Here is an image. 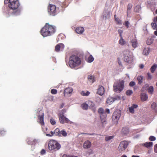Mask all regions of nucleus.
Here are the masks:
<instances>
[{
	"label": "nucleus",
	"mask_w": 157,
	"mask_h": 157,
	"mask_svg": "<svg viewBox=\"0 0 157 157\" xmlns=\"http://www.w3.org/2000/svg\"><path fill=\"white\" fill-rule=\"evenodd\" d=\"M56 27L55 26L46 23L44 27L41 29L40 33L44 37L50 36L56 32Z\"/></svg>",
	"instance_id": "nucleus-1"
},
{
	"label": "nucleus",
	"mask_w": 157,
	"mask_h": 157,
	"mask_svg": "<svg viewBox=\"0 0 157 157\" xmlns=\"http://www.w3.org/2000/svg\"><path fill=\"white\" fill-rule=\"evenodd\" d=\"M69 64L71 68H74L81 64L80 59L77 56L73 55L69 59Z\"/></svg>",
	"instance_id": "nucleus-2"
},
{
	"label": "nucleus",
	"mask_w": 157,
	"mask_h": 157,
	"mask_svg": "<svg viewBox=\"0 0 157 157\" xmlns=\"http://www.w3.org/2000/svg\"><path fill=\"white\" fill-rule=\"evenodd\" d=\"M61 147V145L56 141L51 140L48 142V149L51 152L56 151Z\"/></svg>",
	"instance_id": "nucleus-3"
},
{
	"label": "nucleus",
	"mask_w": 157,
	"mask_h": 157,
	"mask_svg": "<svg viewBox=\"0 0 157 157\" xmlns=\"http://www.w3.org/2000/svg\"><path fill=\"white\" fill-rule=\"evenodd\" d=\"M124 86V81L120 80L117 81L113 84L114 91L117 93H120L123 90Z\"/></svg>",
	"instance_id": "nucleus-4"
},
{
	"label": "nucleus",
	"mask_w": 157,
	"mask_h": 157,
	"mask_svg": "<svg viewBox=\"0 0 157 157\" xmlns=\"http://www.w3.org/2000/svg\"><path fill=\"white\" fill-rule=\"evenodd\" d=\"M8 6L10 9L15 10L18 8L20 3L18 0H9V3Z\"/></svg>",
	"instance_id": "nucleus-5"
},
{
	"label": "nucleus",
	"mask_w": 157,
	"mask_h": 157,
	"mask_svg": "<svg viewBox=\"0 0 157 157\" xmlns=\"http://www.w3.org/2000/svg\"><path fill=\"white\" fill-rule=\"evenodd\" d=\"M48 11L50 15L55 16L57 14L56 6L53 4H49L48 7Z\"/></svg>",
	"instance_id": "nucleus-6"
},
{
	"label": "nucleus",
	"mask_w": 157,
	"mask_h": 157,
	"mask_svg": "<svg viewBox=\"0 0 157 157\" xmlns=\"http://www.w3.org/2000/svg\"><path fill=\"white\" fill-rule=\"evenodd\" d=\"M59 117L60 122L62 124H64L65 123L69 124L71 123V122L65 117L63 113H59Z\"/></svg>",
	"instance_id": "nucleus-7"
},
{
	"label": "nucleus",
	"mask_w": 157,
	"mask_h": 157,
	"mask_svg": "<svg viewBox=\"0 0 157 157\" xmlns=\"http://www.w3.org/2000/svg\"><path fill=\"white\" fill-rule=\"evenodd\" d=\"M121 116L120 111H115L112 116L113 120L115 122H117Z\"/></svg>",
	"instance_id": "nucleus-8"
},
{
	"label": "nucleus",
	"mask_w": 157,
	"mask_h": 157,
	"mask_svg": "<svg viewBox=\"0 0 157 157\" xmlns=\"http://www.w3.org/2000/svg\"><path fill=\"white\" fill-rule=\"evenodd\" d=\"M128 145V142L124 141L121 142L118 147V150L120 151L124 150L127 147Z\"/></svg>",
	"instance_id": "nucleus-9"
},
{
	"label": "nucleus",
	"mask_w": 157,
	"mask_h": 157,
	"mask_svg": "<svg viewBox=\"0 0 157 157\" xmlns=\"http://www.w3.org/2000/svg\"><path fill=\"white\" fill-rule=\"evenodd\" d=\"M51 134H46V135L48 136H60V130L58 128H56L54 131L50 132Z\"/></svg>",
	"instance_id": "nucleus-10"
},
{
	"label": "nucleus",
	"mask_w": 157,
	"mask_h": 157,
	"mask_svg": "<svg viewBox=\"0 0 157 157\" xmlns=\"http://www.w3.org/2000/svg\"><path fill=\"white\" fill-rule=\"evenodd\" d=\"M130 51L128 50H125L123 52L124 55V60L126 62H128L129 61V58L128 55H129L130 53Z\"/></svg>",
	"instance_id": "nucleus-11"
},
{
	"label": "nucleus",
	"mask_w": 157,
	"mask_h": 157,
	"mask_svg": "<svg viewBox=\"0 0 157 157\" xmlns=\"http://www.w3.org/2000/svg\"><path fill=\"white\" fill-rule=\"evenodd\" d=\"M98 113L100 114V118L101 119H103V120L106 117V115L104 112V110L102 108H100L98 110Z\"/></svg>",
	"instance_id": "nucleus-12"
},
{
	"label": "nucleus",
	"mask_w": 157,
	"mask_h": 157,
	"mask_svg": "<svg viewBox=\"0 0 157 157\" xmlns=\"http://www.w3.org/2000/svg\"><path fill=\"white\" fill-rule=\"evenodd\" d=\"M105 92L104 87L101 86H99L97 93L100 95H103Z\"/></svg>",
	"instance_id": "nucleus-13"
},
{
	"label": "nucleus",
	"mask_w": 157,
	"mask_h": 157,
	"mask_svg": "<svg viewBox=\"0 0 157 157\" xmlns=\"http://www.w3.org/2000/svg\"><path fill=\"white\" fill-rule=\"evenodd\" d=\"M64 47V45L63 44L60 43L56 46L55 50L56 52H59L60 50H62Z\"/></svg>",
	"instance_id": "nucleus-14"
},
{
	"label": "nucleus",
	"mask_w": 157,
	"mask_h": 157,
	"mask_svg": "<svg viewBox=\"0 0 157 157\" xmlns=\"http://www.w3.org/2000/svg\"><path fill=\"white\" fill-rule=\"evenodd\" d=\"M73 91V89L71 88L68 87L66 88L64 90L63 92L64 96H66L67 95L71 94Z\"/></svg>",
	"instance_id": "nucleus-15"
},
{
	"label": "nucleus",
	"mask_w": 157,
	"mask_h": 157,
	"mask_svg": "<svg viewBox=\"0 0 157 157\" xmlns=\"http://www.w3.org/2000/svg\"><path fill=\"white\" fill-rule=\"evenodd\" d=\"M129 132V128L125 127L123 128L122 130L121 133L124 136H125L127 135Z\"/></svg>",
	"instance_id": "nucleus-16"
},
{
	"label": "nucleus",
	"mask_w": 157,
	"mask_h": 157,
	"mask_svg": "<svg viewBox=\"0 0 157 157\" xmlns=\"http://www.w3.org/2000/svg\"><path fill=\"white\" fill-rule=\"evenodd\" d=\"M91 145V144L90 141L87 140L84 142L83 147L84 148H88L90 147Z\"/></svg>",
	"instance_id": "nucleus-17"
},
{
	"label": "nucleus",
	"mask_w": 157,
	"mask_h": 157,
	"mask_svg": "<svg viewBox=\"0 0 157 157\" xmlns=\"http://www.w3.org/2000/svg\"><path fill=\"white\" fill-rule=\"evenodd\" d=\"M76 32L79 34H82L84 31V29L83 27H79L75 29Z\"/></svg>",
	"instance_id": "nucleus-18"
},
{
	"label": "nucleus",
	"mask_w": 157,
	"mask_h": 157,
	"mask_svg": "<svg viewBox=\"0 0 157 157\" xmlns=\"http://www.w3.org/2000/svg\"><path fill=\"white\" fill-rule=\"evenodd\" d=\"M138 105L136 104H132L131 107L129 109V112L132 113H134V109H136L138 107Z\"/></svg>",
	"instance_id": "nucleus-19"
},
{
	"label": "nucleus",
	"mask_w": 157,
	"mask_h": 157,
	"mask_svg": "<svg viewBox=\"0 0 157 157\" xmlns=\"http://www.w3.org/2000/svg\"><path fill=\"white\" fill-rule=\"evenodd\" d=\"M44 114L43 113L41 115L38 116V119L39 120V123L42 125H44Z\"/></svg>",
	"instance_id": "nucleus-20"
},
{
	"label": "nucleus",
	"mask_w": 157,
	"mask_h": 157,
	"mask_svg": "<svg viewBox=\"0 0 157 157\" xmlns=\"http://www.w3.org/2000/svg\"><path fill=\"white\" fill-rule=\"evenodd\" d=\"M114 20L116 21V23L117 25H120L122 24L121 21L119 17H117V15L116 14L114 15Z\"/></svg>",
	"instance_id": "nucleus-21"
},
{
	"label": "nucleus",
	"mask_w": 157,
	"mask_h": 157,
	"mask_svg": "<svg viewBox=\"0 0 157 157\" xmlns=\"http://www.w3.org/2000/svg\"><path fill=\"white\" fill-rule=\"evenodd\" d=\"M140 96L141 100L143 101H146L148 98L147 95L144 93H141Z\"/></svg>",
	"instance_id": "nucleus-22"
},
{
	"label": "nucleus",
	"mask_w": 157,
	"mask_h": 157,
	"mask_svg": "<svg viewBox=\"0 0 157 157\" xmlns=\"http://www.w3.org/2000/svg\"><path fill=\"white\" fill-rule=\"evenodd\" d=\"M132 46L133 48H136L137 45V41L136 39H133L131 41Z\"/></svg>",
	"instance_id": "nucleus-23"
},
{
	"label": "nucleus",
	"mask_w": 157,
	"mask_h": 157,
	"mask_svg": "<svg viewBox=\"0 0 157 157\" xmlns=\"http://www.w3.org/2000/svg\"><path fill=\"white\" fill-rule=\"evenodd\" d=\"M115 100L113 98L109 97L107 99L106 102L107 104L110 105L112 104Z\"/></svg>",
	"instance_id": "nucleus-24"
},
{
	"label": "nucleus",
	"mask_w": 157,
	"mask_h": 157,
	"mask_svg": "<svg viewBox=\"0 0 157 157\" xmlns=\"http://www.w3.org/2000/svg\"><path fill=\"white\" fill-rule=\"evenodd\" d=\"M153 145V143L152 142H146L143 144V146L147 148L152 147Z\"/></svg>",
	"instance_id": "nucleus-25"
},
{
	"label": "nucleus",
	"mask_w": 157,
	"mask_h": 157,
	"mask_svg": "<svg viewBox=\"0 0 157 157\" xmlns=\"http://www.w3.org/2000/svg\"><path fill=\"white\" fill-rule=\"evenodd\" d=\"M150 52V49L148 48H145L144 49L143 51V54L144 55H148Z\"/></svg>",
	"instance_id": "nucleus-26"
},
{
	"label": "nucleus",
	"mask_w": 157,
	"mask_h": 157,
	"mask_svg": "<svg viewBox=\"0 0 157 157\" xmlns=\"http://www.w3.org/2000/svg\"><path fill=\"white\" fill-rule=\"evenodd\" d=\"M88 107L90 108H92L94 106V104L92 101H86Z\"/></svg>",
	"instance_id": "nucleus-27"
},
{
	"label": "nucleus",
	"mask_w": 157,
	"mask_h": 157,
	"mask_svg": "<svg viewBox=\"0 0 157 157\" xmlns=\"http://www.w3.org/2000/svg\"><path fill=\"white\" fill-rule=\"evenodd\" d=\"M143 78V76H138L137 79L139 84H140L142 82Z\"/></svg>",
	"instance_id": "nucleus-28"
},
{
	"label": "nucleus",
	"mask_w": 157,
	"mask_h": 157,
	"mask_svg": "<svg viewBox=\"0 0 157 157\" xmlns=\"http://www.w3.org/2000/svg\"><path fill=\"white\" fill-rule=\"evenodd\" d=\"M81 106L82 109L84 110H87L88 108V106L86 102L82 104L81 105Z\"/></svg>",
	"instance_id": "nucleus-29"
},
{
	"label": "nucleus",
	"mask_w": 157,
	"mask_h": 157,
	"mask_svg": "<svg viewBox=\"0 0 157 157\" xmlns=\"http://www.w3.org/2000/svg\"><path fill=\"white\" fill-rule=\"evenodd\" d=\"M157 67V65L156 64H154L152 66H151L150 68V70L151 72L153 73L155 71V70Z\"/></svg>",
	"instance_id": "nucleus-30"
},
{
	"label": "nucleus",
	"mask_w": 157,
	"mask_h": 157,
	"mask_svg": "<svg viewBox=\"0 0 157 157\" xmlns=\"http://www.w3.org/2000/svg\"><path fill=\"white\" fill-rule=\"evenodd\" d=\"M94 58L92 55H91L89 56L87 59V62L88 63H91L94 61Z\"/></svg>",
	"instance_id": "nucleus-31"
},
{
	"label": "nucleus",
	"mask_w": 157,
	"mask_h": 157,
	"mask_svg": "<svg viewBox=\"0 0 157 157\" xmlns=\"http://www.w3.org/2000/svg\"><path fill=\"white\" fill-rule=\"evenodd\" d=\"M67 133L65 130H63L61 131H60V136H61L62 135L63 136H67Z\"/></svg>",
	"instance_id": "nucleus-32"
},
{
	"label": "nucleus",
	"mask_w": 157,
	"mask_h": 157,
	"mask_svg": "<svg viewBox=\"0 0 157 157\" xmlns=\"http://www.w3.org/2000/svg\"><path fill=\"white\" fill-rule=\"evenodd\" d=\"M153 42V40L152 39L150 38L148 39L147 41V45H149L152 44Z\"/></svg>",
	"instance_id": "nucleus-33"
},
{
	"label": "nucleus",
	"mask_w": 157,
	"mask_h": 157,
	"mask_svg": "<svg viewBox=\"0 0 157 157\" xmlns=\"http://www.w3.org/2000/svg\"><path fill=\"white\" fill-rule=\"evenodd\" d=\"M81 95L82 96H87L89 95L90 92L89 91H87L86 92V93H85L84 91H82L81 92Z\"/></svg>",
	"instance_id": "nucleus-34"
},
{
	"label": "nucleus",
	"mask_w": 157,
	"mask_h": 157,
	"mask_svg": "<svg viewBox=\"0 0 157 157\" xmlns=\"http://www.w3.org/2000/svg\"><path fill=\"white\" fill-rule=\"evenodd\" d=\"M119 43L121 45H124L125 44V41L123 39L120 38Z\"/></svg>",
	"instance_id": "nucleus-35"
},
{
	"label": "nucleus",
	"mask_w": 157,
	"mask_h": 157,
	"mask_svg": "<svg viewBox=\"0 0 157 157\" xmlns=\"http://www.w3.org/2000/svg\"><path fill=\"white\" fill-rule=\"evenodd\" d=\"M141 7L140 5H137L134 9V10L136 12H138L140 10Z\"/></svg>",
	"instance_id": "nucleus-36"
},
{
	"label": "nucleus",
	"mask_w": 157,
	"mask_h": 157,
	"mask_svg": "<svg viewBox=\"0 0 157 157\" xmlns=\"http://www.w3.org/2000/svg\"><path fill=\"white\" fill-rule=\"evenodd\" d=\"M114 137L113 136H110L106 137L105 138V140L106 141H107L112 139Z\"/></svg>",
	"instance_id": "nucleus-37"
},
{
	"label": "nucleus",
	"mask_w": 157,
	"mask_h": 157,
	"mask_svg": "<svg viewBox=\"0 0 157 157\" xmlns=\"http://www.w3.org/2000/svg\"><path fill=\"white\" fill-rule=\"evenodd\" d=\"M153 91V87L152 86H150L148 89V92L150 93H152Z\"/></svg>",
	"instance_id": "nucleus-38"
},
{
	"label": "nucleus",
	"mask_w": 157,
	"mask_h": 157,
	"mask_svg": "<svg viewBox=\"0 0 157 157\" xmlns=\"http://www.w3.org/2000/svg\"><path fill=\"white\" fill-rule=\"evenodd\" d=\"M133 93L132 91L131 90H127L126 92L127 95L129 96L131 95Z\"/></svg>",
	"instance_id": "nucleus-39"
},
{
	"label": "nucleus",
	"mask_w": 157,
	"mask_h": 157,
	"mask_svg": "<svg viewBox=\"0 0 157 157\" xmlns=\"http://www.w3.org/2000/svg\"><path fill=\"white\" fill-rule=\"evenodd\" d=\"M151 26L154 29L157 28V25L155 23H151Z\"/></svg>",
	"instance_id": "nucleus-40"
},
{
	"label": "nucleus",
	"mask_w": 157,
	"mask_h": 157,
	"mask_svg": "<svg viewBox=\"0 0 157 157\" xmlns=\"http://www.w3.org/2000/svg\"><path fill=\"white\" fill-rule=\"evenodd\" d=\"M6 131L4 129L1 130L0 131V134H1V135H2V136H3L5 135H6Z\"/></svg>",
	"instance_id": "nucleus-41"
},
{
	"label": "nucleus",
	"mask_w": 157,
	"mask_h": 157,
	"mask_svg": "<svg viewBox=\"0 0 157 157\" xmlns=\"http://www.w3.org/2000/svg\"><path fill=\"white\" fill-rule=\"evenodd\" d=\"M156 106L157 105L156 103L155 102H153L151 105V107L152 109H154L156 107Z\"/></svg>",
	"instance_id": "nucleus-42"
},
{
	"label": "nucleus",
	"mask_w": 157,
	"mask_h": 157,
	"mask_svg": "<svg viewBox=\"0 0 157 157\" xmlns=\"http://www.w3.org/2000/svg\"><path fill=\"white\" fill-rule=\"evenodd\" d=\"M51 93L53 94H56L57 93V91L56 89H52L51 91Z\"/></svg>",
	"instance_id": "nucleus-43"
},
{
	"label": "nucleus",
	"mask_w": 157,
	"mask_h": 157,
	"mask_svg": "<svg viewBox=\"0 0 157 157\" xmlns=\"http://www.w3.org/2000/svg\"><path fill=\"white\" fill-rule=\"evenodd\" d=\"M129 24L130 23L128 21H125L124 25H125L127 28H128L129 27Z\"/></svg>",
	"instance_id": "nucleus-44"
},
{
	"label": "nucleus",
	"mask_w": 157,
	"mask_h": 157,
	"mask_svg": "<svg viewBox=\"0 0 157 157\" xmlns=\"http://www.w3.org/2000/svg\"><path fill=\"white\" fill-rule=\"evenodd\" d=\"M147 79L148 80H151L152 78V76L149 73H147Z\"/></svg>",
	"instance_id": "nucleus-45"
},
{
	"label": "nucleus",
	"mask_w": 157,
	"mask_h": 157,
	"mask_svg": "<svg viewBox=\"0 0 157 157\" xmlns=\"http://www.w3.org/2000/svg\"><path fill=\"white\" fill-rule=\"evenodd\" d=\"M156 140V138L155 137L151 136L149 138V140L151 141H154Z\"/></svg>",
	"instance_id": "nucleus-46"
},
{
	"label": "nucleus",
	"mask_w": 157,
	"mask_h": 157,
	"mask_svg": "<svg viewBox=\"0 0 157 157\" xmlns=\"http://www.w3.org/2000/svg\"><path fill=\"white\" fill-rule=\"evenodd\" d=\"M132 4H129L128 6V10H130L132 7Z\"/></svg>",
	"instance_id": "nucleus-47"
},
{
	"label": "nucleus",
	"mask_w": 157,
	"mask_h": 157,
	"mask_svg": "<svg viewBox=\"0 0 157 157\" xmlns=\"http://www.w3.org/2000/svg\"><path fill=\"white\" fill-rule=\"evenodd\" d=\"M50 122L51 124L53 125H55L56 124L55 121L53 119H50Z\"/></svg>",
	"instance_id": "nucleus-48"
},
{
	"label": "nucleus",
	"mask_w": 157,
	"mask_h": 157,
	"mask_svg": "<svg viewBox=\"0 0 157 157\" xmlns=\"http://www.w3.org/2000/svg\"><path fill=\"white\" fill-rule=\"evenodd\" d=\"M135 84V83L134 82L132 81L129 83V86H134Z\"/></svg>",
	"instance_id": "nucleus-49"
},
{
	"label": "nucleus",
	"mask_w": 157,
	"mask_h": 157,
	"mask_svg": "<svg viewBox=\"0 0 157 157\" xmlns=\"http://www.w3.org/2000/svg\"><path fill=\"white\" fill-rule=\"evenodd\" d=\"M88 78L89 79H90L92 81H93L94 79V77L92 75H89L88 77Z\"/></svg>",
	"instance_id": "nucleus-50"
},
{
	"label": "nucleus",
	"mask_w": 157,
	"mask_h": 157,
	"mask_svg": "<svg viewBox=\"0 0 157 157\" xmlns=\"http://www.w3.org/2000/svg\"><path fill=\"white\" fill-rule=\"evenodd\" d=\"M46 151L44 149H42L40 152V154L41 155H44Z\"/></svg>",
	"instance_id": "nucleus-51"
},
{
	"label": "nucleus",
	"mask_w": 157,
	"mask_h": 157,
	"mask_svg": "<svg viewBox=\"0 0 157 157\" xmlns=\"http://www.w3.org/2000/svg\"><path fill=\"white\" fill-rule=\"evenodd\" d=\"M154 151L157 153V144H156L154 147Z\"/></svg>",
	"instance_id": "nucleus-52"
},
{
	"label": "nucleus",
	"mask_w": 157,
	"mask_h": 157,
	"mask_svg": "<svg viewBox=\"0 0 157 157\" xmlns=\"http://www.w3.org/2000/svg\"><path fill=\"white\" fill-rule=\"evenodd\" d=\"M4 4H7L9 3V0H5L4 1Z\"/></svg>",
	"instance_id": "nucleus-53"
},
{
	"label": "nucleus",
	"mask_w": 157,
	"mask_h": 157,
	"mask_svg": "<svg viewBox=\"0 0 157 157\" xmlns=\"http://www.w3.org/2000/svg\"><path fill=\"white\" fill-rule=\"evenodd\" d=\"M118 63L119 65H121V62L120 59L119 58H118Z\"/></svg>",
	"instance_id": "nucleus-54"
},
{
	"label": "nucleus",
	"mask_w": 157,
	"mask_h": 157,
	"mask_svg": "<svg viewBox=\"0 0 157 157\" xmlns=\"http://www.w3.org/2000/svg\"><path fill=\"white\" fill-rule=\"evenodd\" d=\"M123 31L121 30V29H119L118 30V32L120 34H122V33H123Z\"/></svg>",
	"instance_id": "nucleus-55"
},
{
	"label": "nucleus",
	"mask_w": 157,
	"mask_h": 157,
	"mask_svg": "<svg viewBox=\"0 0 157 157\" xmlns=\"http://www.w3.org/2000/svg\"><path fill=\"white\" fill-rule=\"evenodd\" d=\"M105 112L107 113H110L109 109H105Z\"/></svg>",
	"instance_id": "nucleus-56"
},
{
	"label": "nucleus",
	"mask_w": 157,
	"mask_h": 157,
	"mask_svg": "<svg viewBox=\"0 0 157 157\" xmlns=\"http://www.w3.org/2000/svg\"><path fill=\"white\" fill-rule=\"evenodd\" d=\"M64 105V104L63 103L62 104H61L59 107L60 108V109L62 108L63 107Z\"/></svg>",
	"instance_id": "nucleus-57"
},
{
	"label": "nucleus",
	"mask_w": 157,
	"mask_h": 157,
	"mask_svg": "<svg viewBox=\"0 0 157 157\" xmlns=\"http://www.w3.org/2000/svg\"><path fill=\"white\" fill-rule=\"evenodd\" d=\"M140 68L142 69L144 67V65L143 64H141L140 66Z\"/></svg>",
	"instance_id": "nucleus-58"
},
{
	"label": "nucleus",
	"mask_w": 157,
	"mask_h": 157,
	"mask_svg": "<svg viewBox=\"0 0 157 157\" xmlns=\"http://www.w3.org/2000/svg\"><path fill=\"white\" fill-rule=\"evenodd\" d=\"M68 157H77V156H74L72 155H68Z\"/></svg>",
	"instance_id": "nucleus-59"
},
{
	"label": "nucleus",
	"mask_w": 157,
	"mask_h": 157,
	"mask_svg": "<svg viewBox=\"0 0 157 157\" xmlns=\"http://www.w3.org/2000/svg\"><path fill=\"white\" fill-rule=\"evenodd\" d=\"M154 34L156 36H157V29H156V31H155L154 32Z\"/></svg>",
	"instance_id": "nucleus-60"
},
{
	"label": "nucleus",
	"mask_w": 157,
	"mask_h": 157,
	"mask_svg": "<svg viewBox=\"0 0 157 157\" xmlns=\"http://www.w3.org/2000/svg\"><path fill=\"white\" fill-rule=\"evenodd\" d=\"M62 157H68V156L66 154H64L62 156Z\"/></svg>",
	"instance_id": "nucleus-61"
},
{
	"label": "nucleus",
	"mask_w": 157,
	"mask_h": 157,
	"mask_svg": "<svg viewBox=\"0 0 157 157\" xmlns=\"http://www.w3.org/2000/svg\"><path fill=\"white\" fill-rule=\"evenodd\" d=\"M132 157H140L139 156H138V155H133L132 156Z\"/></svg>",
	"instance_id": "nucleus-62"
},
{
	"label": "nucleus",
	"mask_w": 157,
	"mask_h": 157,
	"mask_svg": "<svg viewBox=\"0 0 157 157\" xmlns=\"http://www.w3.org/2000/svg\"><path fill=\"white\" fill-rule=\"evenodd\" d=\"M87 134L90 135H95V134L94 133H91V134Z\"/></svg>",
	"instance_id": "nucleus-63"
},
{
	"label": "nucleus",
	"mask_w": 157,
	"mask_h": 157,
	"mask_svg": "<svg viewBox=\"0 0 157 157\" xmlns=\"http://www.w3.org/2000/svg\"><path fill=\"white\" fill-rule=\"evenodd\" d=\"M120 38L123 39V37L122 36V34H120Z\"/></svg>",
	"instance_id": "nucleus-64"
}]
</instances>
